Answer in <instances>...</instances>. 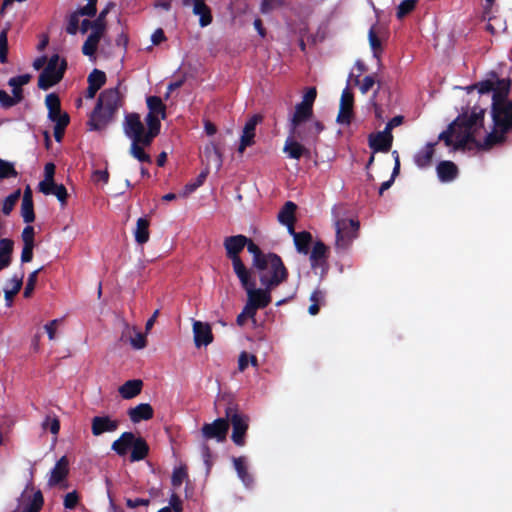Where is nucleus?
I'll list each match as a JSON object with an SVG mask.
<instances>
[{"label":"nucleus","mask_w":512,"mask_h":512,"mask_svg":"<svg viewBox=\"0 0 512 512\" xmlns=\"http://www.w3.org/2000/svg\"><path fill=\"white\" fill-rule=\"evenodd\" d=\"M328 258V247L322 242L317 241L310 253V264L313 269L320 267L326 263Z\"/></svg>","instance_id":"cd10ccee"},{"label":"nucleus","mask_w":512,"mask_h":512,"mask_svg":"<svg viewBox=\"0 0 512 512\" xmlns=\"http://www.w3.org/2000/svg\"><path fill=\"white\" fill-rule=\"evenodd\" d=\"M225 416L228 424L232 425L231 439L237 446L245 445V436L248 430L249 417L241 413L238 409V405L230 403L225 409Z\"/></svg>","instance_id":"39448f33"},{"label":"nucleus","mask_w":512,"mask_h":512,"mask_svg":"<svg viewBox=\"0 0 512 512\" xmlns=\"http://www.w3.org/2000/svg\"><path fill=\"white\" fill-rule=\"evenodd\" d=\"M353 105L354 95L349 88H345L341 95L339 113L337 115V122L339 124L349 125L351 123L353 117Z\"/></svg>","instance_id":"4468645a"},{"label":"nucleus","mask_w":512,"mask_h":512,"mask_svg":"<svg viewBox=\"0 0 512 512\" xmlns=\"http://www.w3.org/2000/svg\"><path fill=\"white\" fill-rule=\"evenodd\" d=\"M116 6L115 2L109 1L101 10L97 18L93 21V30L104 33L106 30V17L109 12Z\"/></svg>","instance_id":"49530a36"},{"label":"nucleus","mask_w":512,"mask_h":512,"mask_svg":"<svg viewBox=\"0 0 512 512\" xmlns=\"http://www.w3.org/2000/svg\"><path fill=\"white\" fill-rule=\"evenodd\" d=\"M21 216L23 221L27 224L32 223L35 220L32 190L29 186L24 190L21 203Z\"/></svg>","instance_id":"a878e982"},{"label":"nucleus","mask_w":512,"mask_h":512,"mask_svg":"<svg viewBox=\"0 0 512 512\" xmlns=\"http://www.w3.org/2000/svg\"><path fill=\"white\" fill-rule=\"evenodd\" d=\"M14 242L9 238L0 240V271L11 264Z\"/></svg>","instance_id":"e433bc0d"},{"label":"nucleus","mask_w":512,"mask_h":512,"mask_svg":"<svg viewBox=\"0 0 512 512\" xmlns=\"http://www.w3.org/2000/svg\"><path fill=\"white\" fill-rule=\"evenodd\" d=\"M45 104L48 109H54L59 110V107H61V101L59 96L56 93H50L45 98Z\"/></svg>","instance_id":"774afa93"},{"label":"nucleus","mask_w":512,"mask_h":512,"mask_svg":"<svg viewBox=\"0 0 512 512\" xmlns=\"http://www.w3.org/2000/svg\"><path fill=\"white\" fill-rule=\"evenodd\" d=\"M148 114L161 117L162 120L167 117V107L159 96H149L146 98Z\"/></svg>","instance_id":"a19ab883"},{"label":"nucleus","mask_w":512,"mask_h":512,"mask_svg":"<svg viewBox=\"0 0 512 512\" xmlns=\"http://www.w3.org/2000/svg\"><path fill=\"white\" fill-rule=\"evenodd\" d=\"M233 270L238 277L243 289H247L256 286L255 281L251 278V272L246 268L242 260L232 262Z\"/></svg>","instance_id":"c85d7f7f"},{"label":"nucleus","mask_w":512,"mask_h":512,"mask_svg":"<svg viewBox=\"0 0 512 512\" xmlns=\"http://www.w3.org/2000/svg\"><path fill=\"white\" fill-rule=\"evenodd\" d=\"M248 243V237L242 234L228 236L223 241V246L226 250V256L231 262L242 260L240 253L244 250Z\"/></svg>","instance_id":"f8f14e48"},{"label":"nucleus","mask_w":512,"mask_h":512,"mask_svg":"<svg viewBox=\"0 0 512 512\" xmlns=\"http://www.w3.org/2000/svg\"><path fill=\"white\" fill-rule=\"evenodd\" d=\"M133 432H123L121 436L116 439L111 446V449L119 456L127 455L128 451L132 448L135 441Z\"/></svg>","instance_id":"393cba45"},{"label":"nucleus","mask_w":512,"mask_h":512,"mask_svg":"<svg viewBox=\"0 0 512 512\" xmlns=\"http://www.w3.org/2000/svg\"><path fill=\"white\" fill-rule=\"evenodd\" d=\"M245 247H247L248 252L253 255V266L264 260L267 256V253H264L250 238H248V243Z\"/></svg>","instance_id":"3c124183"},{"label":"nucleus","mask_w":512,"mask_h":512,"mask_svg":"<svg viewBox=\"0 0 512 512\" xmlns=\"http://www.w3.org/2000/svg\"><path fill=\"white\" fill-rule=\"evenodd\" d=\"M206 177L207 172H201L194 181L187 183L184 187V196L193 193L196 189L202 186Z\"/></svg>","instance_id":"bf43d9fd"},{"label":"nucleus","mask_w":512,"mask_h":512,"mask_svg":"<svg viewBox=\"0 0 512 512\" xmlns=\"http://www.w3.org/2000/svg\"><path fill=\"white\" fill-rule=\"evenodd\" d=\"M306 145L307 144L302 143L289 134L285 141L283 152L286 153L289 158L295 160H299L301 157H310L311 151Z\"/></svg>","instance_id":"dca6fc26"},{"label":"nucleus","mask_w":512,"mask_h":512,"mask_svg":"<svg viewBox=\"0 0 512 512\" xmlns=\"http://www.w3.org/2000/svg\"><path fill=\"white\" fill-rule=\"evenodd\" d=\"M17 175L14 165L0 158V179L15 178Z\"/></svg>","instance_id":"5fc2aeb1"},{"label":"nucleus","mask_w":512,"mask_h":512,"mask_svg":"<svg viewBox=\"0 0 512 512\" xmlns=\"http://www.w3.org/2000/svg\"><path fill=\"white\" fill-rule=\"evenodd\" d=\"M123 130L131 141H140L146 133L144 124L138 113H128L125 115Z\"/></svg>","instance_id":"9d476101"},{"label":"nucleus","mask_w":512,"mask_h":512,"mask_svg":"<svg viewBox=\"0 0 512 512\" xmlns=\"http://www.w3.org/2000/svg\"><path fill=\"white\" fill-rule=\"evenodd\" d=\"M473 89H477L480 94H487L491 91L493 92V94L496 91H499L501 93L506 92L507 96L509 92V84H505L504 80H497V87H495V83L493 81L484 80L467 87L468 92Z\"/></svg>","instance_id":"412c9836"},{"label":"nucleus","mask_w":512,"mask_h":512,"mask_svg":"<svg viewBox=\"0 0 512 512\" xmlns=\"http://www.w3.org/2000/svg\"><path fill=\"white\" fill-rule=\"evenodd\" d=\"M289 234L293 236L296 250L301 254L307 255L312 243L311 233L308 231L296 232L294 230V233Z\"/></svg>","instance_id":"c9c22d12"},{"label":"nucleus","mask_w":512,"mask_h":512,"mask_svg":"<svg viewBox=\"0 0 512 512\" xmlns=\"http://www.w3.org/2000/svg\"><path fill=\"white\" fill-rule=\"evenodd\" d=\"M79 502V496L76 491L69 492L64 497V507L66 509H74Z\"/></svg>","instance_id":"338daca9"},{"label":"nucleus","mask_w":512,"mask_h":512,"mask_svg":"<svg viewBox=\"0 0 512 512\" xmlns=\"http://www.w3.org/2000/svg\"><path fill=\"white\" fill-rule=\"evenodd\" d=\"M31 76L29 74H23L19 76H15L9 79L8 85L13 88L12 94L16 98V101L19 103L23 100V89L22 86L29 83Z\"/></svg>","instance_id":"58836bf2"},{"label":"nucleus","mask_w":512,"mask_h":512,"mask_svg":"<svg viewBox=\"0 0 512 512\" xmlns=\"http://www.w3.org/2000/svg\"><path fill=\"white\" fill-rule=\"evenodd\" d=\"M39 190L45 195H55L62 205H65L67 202L68 193L63 184L55 182L39 183Z\"/></svg>","instance_id":"bb28decb"},{"label":"nucleus","mask_w":512,"mask_h":512,"mask_svg":"<svg viewBox=\"0 0 512 512\" xmlns=\"http://www.w3.org/2000/svg\"><path fill=\"white\" fill-rule=\"evenodd\" d=\"M96 104L98 105V110L103 108L110 113L115 114L122 105L119 87L108 88L102 91Z\"/></svg>","instance_id":"9b49d317"},{"label":"nucleus","mask_w":512,"mask_h":512,"mask_svg":"<svg viewBox=\"0 0 512 512\" xmlns=\"http://www.w3.org/2000/svg\"><path fill=\"white\" fill-rule=\"evenodd\" d=\"M41 270L42 267L29 274L23 293L25 298H29L31 296L37 282L38 274Z\"/></svg>","instance_id":"052dcab7"},{"label":"nucleus","mask_w":512,"mask_h":512,"mask_svg":"<svg viewBox=\"0 0 512 512\" xmlns=\"http://www.w3.org/2000/svg\"><path fill=\"white\" fill-rule=\"evenodd\" d=\"M461 122V119H455L449 126L448 128L441 132L439 134V137H438V140H441L445 143V145L447 147H450V146H453L454 147V143L453 142V136H454V133H455V127L456 125H458L459 123Z\"/></svg>","instance_id":"09e8293b"},{"label":"nucleus","mask_w":512,"mask_h":512,"mask_svg":"<svg viewBox=\"0 0 512 512\" xmlns=\"http://www.w3.org/2000/svg\"><path fill=\"white\" fill-rule=\"evenodd\" d=\"M114 114L109 111L100 108L98 110V105L96 104L93 111L90 114L89 120L87 121V125L89 129L92 131H100L104 129L107 124L112 120Z\"/></svg>","instance_id":"a211bd4d"},{"label":"nucleus","mask_w":512,"mask_h":512,"mask_svg":"<svg viewBox=\"0 0 512 512\" xmlns=\"http://www.w3.org/2000/svg\"><path fill=\"white\" fill-rule=\"evenodd\" d=\"M321 121L303 122L299 126H290L289 134L304 144L315 145L319 139L320 133L324 130Z\"/></svg>","instance_id":"0eeeda50"},{"label":"nucleus","mask_w":512,"mask_h":512,"mask_svg":"<svg viewBox=\"0 0 512 512\" xmlns=\"http://www.w3.org/2000/svg\"><path fill=\"white\" fill-rule=\"evenodd\" d=\"M143 388V382L140 379H132L126 381L118 389L119 394L123 399H132L139 395Z\"/></svg>","instance_id":"473e14b6"},{"label":"nucleus","mask_w":512,"mask_h":512,"mask_svg":"<svg viewBox=\"0 0 512 512\" xmlns=\"http://www.w3.org/2000/svg\"><path fill=\"white\" fill-rule=\"evenodd\" d=\"M297 205L292 201H287L278 213V221L285 225L289 233H294V225L296 222L295 212Z\"/></svg>","instance_id":"aec40b11"},{"label":"nucleus","mask_w":512,"mask_h":512,"mask_svg":"<svg viewBox=\"0 0 512 512\" xmlns=\"http://www.w3.org/2000/svg\"><path fill=\"white\" fill-rule=\"evenodd\" d=\"M437 142L427 143L426 146L419 150L414 156V162L419 168H427L431 165Z\"/></svg>","instance_id":"c756f323"},{"label":"nucleus","mask_w":512,"mask_h":512,"mask_svg":"<svg viewBox=\"0 0 512 512\" xmlns=\"http://www.w3.org/2000/svg\"><path fill=\"white\" fill-rule=\"evenodd\" d=\"M233 464L238 477L241 479L244 485L250 486L253 483V477L248 473L245 457L240 456L233 458Z\"/></svg>","instance_id":"c03bdc74"},{"label":"nucleus","mask_w":512,"mask_h":512,"mask_svg":"<svg viewBox=\"0 0 512 512\" xmlns=\"http://www.w3.org/2000/svg\"><path fill=\"white\" fill-rule=\"evenodd\" d=\"M127 414L133 423H139L141 421L152 419L154 416V410L149 403H140L137 406L130 408L127 411Z\"/></svg>","instance_id":"5701e85b"},{"label":"nucleus","mask_w":512,"mask_h":512,"mask_svg":"<svg viewBox=\"0 0 512 512\" xmlns=\"http://www.w3.org/2000/svg\"><path fill=\"white\" fill-rule=\"evenodd\" d=\"M192 12L199 17V25L204 28L213 22V14L211 8L205 1H190Z\"/></svg>","instance_id":"4be33fe9"},{"label":"nucleus","mask_w":512,"mask_h":512,"mask_svg":"<svg viewBox=\"0 0 512 512\" xmlns=\"http://www.w3.org/2000/svg\"><path fill=\"white\" fill-rule=\"evenodd\" d=\"M44 430H49L52 434L57 435L60 430V421L56 416H46L42 423Z\"/></svg>","instance_id":"13d9d810"},{"label":"nucleus","mask_w":512,"mask_h":512,"mask_svg":"<svg viewBox=\"0 0 512 512\" xmlns=\"http://www.w3.org/2000/svg\"><path fill=\"white\" fill-rule=\"evenodd\" d=\"M313 116V109L305 106L302 103H298L295 106V111L290 119V126H299V124H303V122H308Z\"/></svg>","instance_id":"72a5a7b5"},{"label":"nucleus","mask_w":512,"mask_h":512,"mask_svg":"<svg viewBox=\"0 0 512 512\" xmlns=\"http://www.w3.org/2000/svg\"><path fill=\"white\" fill-rule=\"evenodd\" d=\"M262 120L263 117L260 114H254L247 120L240 138V144L238 147L239 153L242 154L247 147L254 144L256 126L261 123Z\"/></svg>","instance_id":"ddd939ff"},{"label":"nucleus","mask_w":512,"mask_h":512,"mask_svg":"<svg viewBox=\"0 0 512 512\" xmlns=\"http://www.w3.org/2000/svg\"><path fill=\"white\" fill-rule=\"evenodd\" d=\"M104 33L93 30L82 46V53L86 56H93L97 51L98 44Z\"/></svg>","instance_id":"a18cd8bd"},{"label":"nucleus","mask_w":512,"mask_h":512,"mask_svg":"<svg viewBox=\"0 0 512 512\" xmlns=\"http://www.w3.org/2000/svg\"><path fill=\"white\" fill-rule=\"evenodd\" d=\"M416 6V0H403L397 8V18L402 19L411 13Z\"/></svg>","instance_id":"4d7b16f0"},{"label":"nucleus","mask_w":512,"mask_h":512,"mask_svg":"<svg viewBox=\"0 0 512 512\" xmlns=\"http://www.w3.org/2000/svg\"><path fill=\"white\" fill-rule=\"evenodd\" d=\"M18 103L13 94L10 96L5 90L0 89V106L2 108L9 109Z\"/></svg>","instance_id":"e2e57ef3"},{"label":"nucleus","mask_w":512,"mask_h":512,"mask_svg":"<svg viewBox=\"0 0 512 512\" xmlns=\"http://www.w3.org/2000/svg\"><path fill=\"white\" fill-rule=\"evenodd\" d=\"M317 97V90L315 87H309L307 91L305 92L303 99L300 103L304 104L307 107H310L313 109V104L315 102V99Z\"/></svg>","instance_id":"69168bd1"},{"label":"nucleus","mask_w":512,"mask_h":512,"mask_svg":"<svg viewBox=\"0 0 512 512\" xmlns=\"http://www.w3.org/2000/svg\"><path fill=\"white\" fill-rule=\"evenodd\" d=\"M149 454V445L142 437H135L134 444L131 448L130 461L138 462L144 460Z\"/></svg>","instance_id":"f704fd0d"},{"label":"nucleus","mask_w":512,"mask_h":512,"mask_svg":"<svg viewBox=\"0 0 512 512\" xmlns=\"http://www.w3.org/2000/svg\"><path fill=\"white\" fill-rule=\"evenodd\" d=\"M106 74L99 70V69H94L88 76V84L89 85H92V86H95V87H98V89H101L102 86H104V84L106 83Z\"/></svg>","instance_id":"603ef678"},{"label":"nucleus","mask_w":512,"mask_h":512,"mask_svg":"<svg viewBox=\"0 0 512 512\" xmlns=\"http://www.w3.org/2000/svg\"><path fill=\"white\" fill-rule=\"evenodd\" d=\"M368 40L370 48L373 52L374 58L380 62L381 54L383 52L382 40L380 37L379 28L372 26L368 32Z\"/></svg>","instance_id":"ea45409f"},{"label":"nucleus","mask_w":512,"mask_h":512,"mask_svg":"<svg viewBox=\"0 0 512 512\" xmlns=\"http://www.w3.org/2000/svg\"><path fill=\"white\" fill-rule=\"evenodd\" d=\"M263 287L275 289L288 279L289 272L281 257L269 252L264 260L254 266Z\"/></svg>","instance_id":"f03ea898"},{"label":"nucleus","mask_w":512,"mask_h":512,"mask_svg":"<svg viewBox=\"0 0 512 512\" xmlns=\"http://www.w3.org/2000/svg\"><path fill=\"white\" fill-rule=\"evenodd\" d=\"M229 430V424L226 416L224 418H217L212 423H205L201 432L205 439H215L218 442L226 440Z\"/></svg>","instance_id":"1a4fd4ad"},{"label":"nucleus","mask_w":512,"mask_h":512,"mask_svg":"<svg viewBox=\"0 0 512 512\" xmlns=\"http://www.w3.org/2000/svg\"><path fill=\"white\" fill-rule=\"evenodd\" d=\"M14 242L9 238L0 240V271L11 264Z\"/></svg>","instance_id":"4c0bfd02"},{"label":"nucleus","mask_w":512,"mask_h":512,"mask_svg":"<svg viewBox=\"0 0 512 512\" xmlns=\"http://www.w3.org/2000/svg\"><path fill=\"white\" fill-rule=\"evenodd\" d=\"M492 119L494 130L486 135L483 142L477 141V147L489 150L506 140V134L512 129V100L506 99V92L496 91L492 96Z\"/></svg>","instance_id":"f257e3e1"},{"label":"nucleus","mask_w":512,"mask_h":512,"mask_svg":"<svg viewBox=\"0 0 512 512\" xmlns=\"http://www.w3.org/2000/svg\"><path fill=\"white\" fill-rule=\"evenodd\" d=\"M8 30L4 29L0 33V62H7V53H8Z\"/></svg>","instance_id":"680f3d73"},{"label":"nucleus","mask_w":512,"mask_h":512,"mask_svg":"<svg viewBox=\"0 0 512 512\" xmlns=\"http://www.w3.org/2000/svg\"><path fill=\"white\" fill-rule=\"evenodd\" d=\"M20 195H21V191H20V189H18L5 198V200L3 201V205H2V212L5 215H9L12 212L15 204L17 203V201L20 198Z\"/></svg>","instance_id":"864d4df0"},{"label":"nucleus","mask_w":512,"mask_h":512,"mask_svg":"<svg viewBox=\"0 0 512 512\" xmlns=\"http://www.w3.org/2000/svg\"><path fill=\"white\" fill-rule=\"evenodd\" d=\"M68 465L69 461L66 456H62L56 462L54 468L51 471V476L48 481L50 486H55L66 479L69 473Z\"/></svg>","instance_id":"b1692460"},{"label":"nucleus","mask_w":512,"mask_h":512,"mask_svg":"<svg viewBox=\"0 0 512 512\" xmlns=\"http://www.w3.org/2000/svg\"><path fill=\"white\" fill-rule=\"evenodd\" d=\"M368 142L374 152H388L392 147L393 135L385 130L371 133Z\"/></svg>","instance_id":"f3484780"},{"label":"nucleus","mask_w":512,"mask_h":512,"mask_svg":"<svg viewBox=\"0 0 512 512\" xmlns=\"http://www.w3.org/2000/svg\"><path fill=\"white\" fill-rule=\"evenodd\" d=\"M12 283V288L10 290H4V296L6 301V306L10 307L13 303L14 297L19 293L23 285V276H13L10 280Z\"/></svg>","instance_id":"de8ad7c7"},{"label":"nucleus","mask_w":512,"mask_h":512,"mask_svg":"<svg viewBox=\"0 0 512 512\" xmlns=\"http://www.w3.org/2000/svg\"><path fill=\"white\" fill-rule=\"evenodd\" d=\"M484 114L485 110L480 109L479 111L473 110L469 116L467 114H463L456 118L461 119V122L455 127V150H463L469 143H473L477 146L475 132L477 130V126L480 128L483 127Z\"/></svg>","instance_id":"7ed1b4c3"},{"label":"nucleus","mask_w":512,"mask_h":512,"mask_svg":"<svg viewBox=\"0 0 512 512\" xmlns=\"http://www.w3.org/2000/svg\"><path fill=\"white\" fill-rule=\"evenodd\" d=\"M66 68L67 61L65 59L60 61L59 55H52L38 77V87L42 90H48L58 84L63 79Z\"/></svg>","instance_id":"20e7f679"},{"label":"nucleus","mask_w":512,"mask_h":512,"mask_svg":"<svg viewBox=\"0 0 512 512\" xmlns=\"http://www.w3.org/2000/svg\"><path fill=\"white\" fill-rule=\"evenodd\" d=\"M193 333L195 346L198 348L207 346L213 341L212 329L208 323L195 321L193 323Z\"/></svg>","instance_id":"6ab92c4d"},{"label":"nucleus","mask_w":512,"mask_h":512,"mask_svg":"<svg viewBox=\"0 0 512 512\" xmlns=\"http://www.w3.org/2000/svg\"><path fill=\"white\" fill-rule=\"evenodd\" d=\"M335 230L336 248L346 250L358 236L359 221L354 219H338L335 222Z\"/></svg>","instance_id":"423d86ee"},{"label":"nucleus","mask_w":512,"mask_h":512,"mask_svg":"<svg viewBox=\"0 0 512 512\" xmlns=\"http://www.w3.org/2000/svg\"><path fill=\"white\" fill-rule=\"evenodd\" d=\"M437 175L440 181H453L458 175V167L452 161H441L437 165Z\"/></svg>","instance_id":"2f4dec72"},{"label":"nucleus","mask_w":512,"mask_h":512,"mask_svg":"<svg viewBox=\"0 0 512 512\" xmlns=\"http://www.w3.org/2000/svg\"><path fill=\"white\" fill-rule=\"evenodd\" d=\"M144 120L147 125V131L144 136V142L152 143L154 138L160 134L161 117L147 113Z\"/></svg>","instance_id":"7c9ffc66"},{"label":"nucleus","mask_w":512,"mask_h":512,"mask_svg":"<svg viewBox=\"0 0 512 512\" xmlns=\"http://www.w3.org/2000/svg\"><path fill=\"white\" fill-rule=\"evenodd\" d=\"M80 16H84L80 13V8L71 13L68 17V23L66 26V32L70 35H75L79 30Z\"/></svg>","instance_id":"8fccbe9b"},{"label":"nucleus","mask_w":512,"mask_h":512,"mask_svg":"<svg viewBox=\"0 0 512 512\" xmlns=\"http://www.w3.org/2000/svg\"><path fill=\"white\" fill-rule=\"evenodd\" d=\"M188 477L187 470L185 467L180 466L173 470L171 477V484L173 487H180L185 478Z\"/></svg>","instance_id":"6e6d98bb"},{"label":"nucleus","mask_w":512,"mask_h":512,"mask_svg":"<svg viewBox=\"0 0 512 512\" xmlns=\"http://www.w3.org/2000/svg\"><path fill=\"white\" fill-rule=\"evenodd\" d=\"M151 144L145 143L143 137L140 141H132L129 152L138 161L150 164L152 162L151 156L144 151V147H148Z\"/></svg>","instance_id":"79ce46f5"},{"label":"nucleus","mask_w":512,"mask_h":512,"mask_svg":"<svg viewBox=\"0 0 512 512\" xmlns=\"http://www.w3.org/2000/svg\"><path fill=\"white\" fill-rule=\"evenodd\" d=\"M272 290V288H256V286L247 289L246 311L248 314L257 313V310L266 308L271 303Z\"/></svg>","instance_id":"6e6552de"},{"label":"nucleus","mask_w":512,"mask_h":512,"mask_svg":"<svg viewBox=\"0 0 512 512\" xmlns=\"http://www.w3.org/2000/svg\"><path fill=\"white\" fill-rule=\"evenodd\" d=\"M284 5V0H262L261 12L264 14L270 13L276 8H280Z\"/></svg>","instance_id":"0e129e2a"},{"label":"nucleus","mask_w":512,"mask_h":512,"mask_svg":"<svg viewBox=\"0 0 512 512\" xmlns=\"http://www.w3.org/2000/svg\"><path fill=\"white\" fill-rule=\"evenodd\" d=\"M149 226L150 221L146 217H141L137 220L134 236L138 244L143 245L148 242L150 236Z\"/></svg>","instance_id":"37998d69"},{"label":"nucleus","mask_w":512,"mask_h":512,"mask_svg":"<svg viewBox=\"0 0 512 512\" xmlns=\"http://www.w3.org/2000/svg\"><path fill=\"white\" fill-rule=\"evenodd\" d=\"M119 421L109 415L94 416L91 419V432L93 436H100L104 433L115 432L119 427Z\"/></svg>","instance_id":"2eb2a0df"}]
</instances>
